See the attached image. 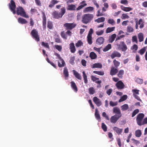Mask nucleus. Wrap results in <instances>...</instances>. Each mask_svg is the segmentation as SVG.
Masks as SVG:
<instances>
[{
    "instance_id": "obj_1",
    "label": "nucleus",
    "mask_w": 147,
    "mask_h": 147,
    "mask_svg": "<svg viewBox=\"0 0 147 147\" xmlns=\"http://www.w3.org/2000/svg\"><path fill=\"white\" fill-rule=\"evenodd\" d=\"M93 18V15L91 14H84L82 17V22L85 24L90 23Z\"/></svg>"
},
{
    "instance_id": "obj_2",
    "label": "nucleus",
    "mask_w": 147,
    "mask_h": 147,
    "mask_svg": "<svg viewBox=\"0 0 147 147\" xmlns=\"http://www.w3.org/2000/svg\"><path fill=\"white\" fill-rule=\"evenodd\" d=\"M61 10L60 13H58L56 11L53 12L52 15L54 18L58 19L62 17L65 13L66 10L65 7H62L61 8Z\"/></svg>"
},
{
    "instance_id": "obj_3",
    "label": "nucleus",
    "mask_w": 147,
    "mask_h": 147,
    "mask_svg": "<svg viewBox=\"0 0 147 147\" xmlns=\"http://www.w3.org/2000/svg\"><path fill=\"white\" fill-rule=\"evenodd\" d=\"M16 13L18 15H20L21 16L26 18H28L29 17L26 14V13L24 9L22 7L19 6L16 8Z\"/></svg>"
},
{
    "instance_id": "obj_4",
    "label": "nucleus",
    "mask_w": 147,
    "mask_h": 147,
    "mask_svg": "<svg viewBox=\"0 0 147 147\" xmlns=\"http://www.w3.org/2000/svg\"><path fill=\"white\" fill-rule=\"evenodd\" d=\"M30 34L32 38L37 42L40 41V37L38 32L36 29H34L31 31Z\"/></svg>"
},
{
    "instance_id": "obj_5",
    "label": "nucleus",
    "mask_w": 147,
    "mask_h": 147,
    "mask_svg": "<svg viewBox=\"0 0 147 147\" xmlns=\"http://www.w3.org/2000/svg\"><path fill=\"white\" fill-rule=\"evenodd\" d=\"M144 117V115L143 113H140L137 116L136 121L138 125L139 126H141L143 118Z\"/></svg>"
},
{
    "instance_id": "obj_6",
    "label": "nucleus",
    "mask_w": 147,
    "mask_h": 147,
    "mask_svg": "<svg viewBox=\"0 0 147 147\" xmlns=\"http://www.w3.org/2000/svg\"><path fill=\"white\" fill-rule=\"evenodd\" d=\"M9 8L11 11L12 12L13 14L16 13L15 9L16 8V5L15 3L13 0H11L10 3H9Z\"/></svg>"
},
{
    "instance_id": "obj_7",
    "label": "nucleus",
    "mask_w": 147,
    "mask_h": 147,
    "mask_svg": "<svg viewBox=\"0 0 147 147\" xmlns=\"http://www.w3.org/2000/svg\"><path fill=\"white\" fill-rule=\"evenodd\" d=\"M76 26L74 23H66L63 24V26L66 30H71L74 28Z\"/></svg>"
},
{
    "instance_id": "obj_8",
    "label": "nucleus",
    "mask_w": 147,
    "mask_h": 147,
    "mask_svg": "<svg viewBox=\"0 0 147 147\" xmlns=\"http://www.w3.org/2000/svg\"><path fill=\"white\" fill-rule=\"evenodd\" d=\"M139 90L137 89H134L132 90L133 93V95L135 98L138 100L142 101V100L138 96L139 94Z\"/></svg>"
},
{
    "instance_id": "obj_9",
    "label": "nucleus",
    "mask_w": 147,
    "mask_h": 147,
    "mask_svg": "<svg viewBox=\"0 0 147 147\" xmlns=\"http://www.w3.org/2000/svg\"><path fill=\"white\" fill-rule=\"evenodd\" d=\"M57 55L59 59V60L61 61V64L60 63L59 61H58V65L59 67H64L65 65V63L63 59L61 58L60 56L59 55L57 54Z\"/></svg>"
},
{
    "instance_id": "obj_10",
    "label": "nucleus",
    "mask_w": 147,
    "mask_h": 147,
    "mask_svg": "<svg viewBox=\"0 0 147 147\" xmlns=\"http://www.w3.org/2000/svg\"><path fill=\"white\" fill-rule=\"evenodd\" d=\"M113 112L114 113H115L117 116H119L120 117H121L122 114L120 110L118 107H114L113 109Z\"/></svg>"
},
{
    "instance_id": "obj_11",
    "label": "nucleus",
    "mask_w": 147,
    "mask_h": 147,
    "mask_svg": "<svg viewBox=\"0 0 147 147\" xmlns=\"http://www.w3.org/2000/svg\"><path fill=\"white\" fill-rule=\"evenodd\" d=\"M42 25L43 28L44 29H45L46 28V21L47 19L45 13L42 11Z\"/></svg>"
},
{
    "instance_id": "obj_12",
    "label": "nucleus",
    "mask_w": 147,
    "mask_h": 147,
    "mask_svg": "<svg viewBox=\"0 0 147 147\" xmlns=\"http://www.w3.org/2000/svg\"><path fill=\"white\" fill-rule=\"evenodd\" d=\"M116 86L118 89H122L124 88L125 85L121 81H118L116 84Z\"/></svg>"
},
{
    "instance_id": "obj_13",
    "label": "nucleus",
    "mask_w": 147,
    "mask_h": 147,
    "mask_svg": "<svg viewBox=\"0 0 147 147\" xmlns=\"http://www.w3.org/2000/svg\"><path fill=\"white\" fill-rule=\"evenodd\" d=\"M120 116H118L116 115H115L111 116L110 119V121L111 123H115L120 118Z\"/></svg>"
},
{
    "instance_id": "obj_14",
    "label": "nucleus",
    "mask_w": 147,
    "mask_h": 147,
    "mask_svg": "<svg viewBox=\"0 0 147 147\" xmlns=\"http://www.w3.org/2000/svg\"><path fill=\"white\" fill-rule=\"evenodd\" d=\"M118 72V70L117 68H116L112 66L111 68L110 74L111 76H113L116 75Z\"/></svg>"
},
{
    "instance_id": "obj_15",
    "label": "nucleus",
    "mask_w": 147,
    "mask_h": 147,
    "mask_svg": "<svg viewBox=\"0 0 147 147\" xmlns=\"http://www.w3.org/2000/svg\"><path fill=\"white\" fill-rule=\"evenodd\" d=\"M93 101L98 107H99L102 105V102L96 96L93 98Z\"/></svg>"
},
{
    "instance_id": "obj_16",
    "label": "nucleus",
    "mask_w": 147,
    "mask_h": 147,
    "mask_svg": "<svg viewBox=\"0 0 147 147\" xmlns=\"http://www.w3.org/2000/svg\"><path fill=\"white\" fill-rule=\"evenodd\" d=\"M111 56V58L113 59L116 57H121V54L118 51H115L112 53Z\"/></svg>"
},
{
    "instance_id": "obj_17",
    "label": "nucleus",
    "mask_w": 147,
    "mask_h": 147,
    "mask_svg": "<svg viewBox=\"0 0 147 147\" xmlns=\"http://www.w3.org/2000/svg\"><path fill=\"white\" fill-rule=\"evenodd\" d=\"M104 41V39L102 37L98 38L96 40V44L99 45H100L103 44Z\"/></svg>"
},
{
    "instance_id": "obj_18",
    "label": "nucleus",
    "mask_w": 147,
    "mask_h": 147,
    "mask_svg": "<svg viewBox=\"0 0 147 147\" xmlns=\"http://www.w3.org/2000/svg\"><path fill=\"white\" fill-rule=\"evenodd\" d=\"M80 5L76 9V10L78 11L81 9L83 7L86 6L87 4L85 3V1H83L80 3Z\"/></svg>"
},
{
    "instance_id": "obj_19",
    "label": "nucleus",
    "mask_w": 147,
    "mask_h": 147,
    "mask_svg": "<svg viewBox=\"0 0 147 147\" xmlns=\"http://www.w3.org/2000/svg\"><path fill=\"white\" fill-rule=\"evenodd\" d=\"M91 78L92 80L94 82H95L96 83H101L102 81L101 80H99V78H96V77L94 76H91Z\"/></svg>"
},
{
    "instance_id": "obj_20",
    "label": "nucleus",
    "mask_w": 147,
    "mask_h": 147,
    "mask_svg": "<svg viewBox=\"0 0 147 147\" xmlns=\"http://www.w3.org/2000/svg\"><path fill=\"white\" fill-rule=\"evenodd\" d=\"M113 129L115 131H116V133L119 135L121 134L123 131L122 129H120L117 127H113Z\"/></svg>"
},
{
    "instance_id": "obj_21",
    "label": "nucleus",
    "mask_w": 147,
    "mask_h": 147,
    "mask_svg": "<svg viewBox=\"0 0 147 147\" xmlns=\"http://www.w3.org/2000/svg\"><path fill=\"white\" fill-rule=\"evenodd\" d=\"M70 83L71 87L75 92H76L78 90V89L76 84L74 81L71 82Z\"/></svg>"
},
{
    "instance_id": "obj_22",
    "label": "nucleus",
    "mask_w": 147,
    "mask_h": 147,
    "mask_svg": "<svg viewBox=\"0 0 147 147\" xmlns=\"http://www.w3.org/2000/svg\"><path fill=\"white\" fill-rule=\"evenodd\" d=\"M76 7L75 5H69L67 8V10L70 11H75L76 10Z\"/></svg>"
},
{
    "instance_id": "obj_23",
    "label": "nucleus",
    "mask_w": 147,
    "mask_h": 147,
    "mask_svg": "<svg viewBox=\"0 0 147 147\" xmlns=\"http://www.w3.org/2000/svg\"><path fill=\"white\" fill-rule=\"evenodd\" d=\"M69 49L71 53H74L75 52L76 49L74 43L72 42L70 44Z\"/></svg>"
},
{
    "instance_id": "obj_24",
    "label": "nucleus",
    "mask_w": 147,
    "mask_h": 147,
    "mask_svg": "<svg viewBox=\"0 0 147 147\" xmlns=\"http://www.w3.org/2000/svg\"><path fill=\"white\" fill-rule=\"evenodd\" d=\"M116 36L115 34H114L110 36L109 38L108 42L109 43H112L115 40Z\"/></svg>"
},
{
    "instance_id": "obj_25",
    "label": "nucleus",
    "mask_w": 147,
    "mask_h": 147,
    "mask_svg": "<svg viewBox=\"0 0 147 147\" xmlns=\"http://www.w3.org/2000/svg\"><path fill=\"white\" fill-rule=\"evenodd\" d=\"M94 8L93 7L89 6L86 7L83 10L84 13H86L91 12L94 10Z\"/></svg>"
},
{
    "instance_id": "obj_26",
    "label": "nucleus",
    "mask_w": 147,
    "mask_h": 147,
    "mask_svg": "<svg viewBox=\"0 0 147 147\" xmlns=\"http://www.w3.org/2000/svg\"><path fill=\"white\" fill-rule=\"evenodd\" d=\"M59 1L56 0H52L50 2L49 7L50 8H52L54 5L59 3Z\"/></svg>"
},
{
    "instance_id": "obj_27",
    "label": "nucleus",
    "mask_w": 147,
    "mask_h": 147,
    "mask_svg": "<svg viewBox=\"0 0 147 147\" xmlns=\"http://www.w3.org/2000/svg\"><path fill=\"white\" fill-rule=\"evenodd\" d=\"M73 71L74 75L76 78L80 80H81L82 79L81 76L79 73L74 70H73Z\"/></svg>"
},
{
    "instance_id": "obj_28",
    "label": "nucleus",
    "mask_w": 147,
    "mask_h": 147,
    "mask_svg": "<svg viewBox=\"0 0 147 147\" xmlns=\"http://www.w3.org/2000/svg\"><path fill=\"white\" fill-rule=\"evenodd\" d=\"M18 22L22 24H26L28 22L25 19L20 17L18 19Z\"/></svg>"
},
{
    "instance_id": "obj_29",
    "label": "nucleus",
    "mask_w": 147,
    "mask_h": 147,
    "mask_svg": "<svg viewBox=\"0 0 147 147\" xmlns=\"http://www.w3.org/2000/svg\"><path fill=\"white\" fill-rule=\"evenodd\" d=\"M63 74L64 75L65 77V79L67 80V78L69 76V74L68 71V69L66 67H65L64 68L63 71Z\"/></svg>"
},
{
    "instance_id": "obj_30",
    "label": "nucleus",
    "mask_w": 147,
    "mask_h": 147,
    "mask_svg": "<svg viewBox=\"0 0 147 147\" xmlns=\"http://www.w3.org/2000/svg\"><path fill=\"white\" fill-rule=\"evenodd\" d=\"M120 7L122 10L126 12L132 10V8L130 7H125L123 5L121 6Z\"/></svg>"
},
{
    "instance_id": "obj_31",
    "label": "nucleus",
    "mask_w": 147,
    "mask_h": 147,
    "mask_svg": "<svg viewBox=\"0 0 147 147\" xmlns=\"http://www.w3.org/2000/svg\"><path fill=\"white\" fill-rule=\"evenodd\" d=\"M102 67V65L101 63H98L94 64L92 65V68H101Z\"/></svg>"
},
{
    "instance_id": "obj_32",
    "label": "nucleus",
    "mask_w": 147,
    "mask_h": 147,
    "mask_svg": "<svg viewBox=\"0 0 147 147\" xmlns=\"http://www.w3.org/2000/svg\"><path fill=\"white\" fill-rule=\"evenodd\" d=\"M121 44V50L123 51H125L127 49V48L126 45L125 44L124 42H122Z\"/></svg>"
},
{
    "instance_id": "obj_33",
    "label": "nucleus",
    "mask_w": 147,
    "mask_h": 147,
    "mask_svg": "<svg viewBox=\"0 0 147 147\" xmlns=\"http://www.w3.org/2000/svg\"><path fill=\"white\" fill-rule=\"evenodd\" d=\"M138 38L140 42L143 41L144 40V34L142 33H140L138 34Z\"/></svg>"
},
{
    "instance_id": "obj_34",
    "label": "nucleus",
    "mask_w": 147,
    "mask_h": 147,
    "mask_svg": "<svg viewBox=\"0 0 147 147\" xmlns=\"http://www.w3.org/2000/svg\"><path fill=\"white\" fill-rule=\"evenodd\" d=\"M89 57L92 59H94L97 58V55L94 52H92L90 53Z\"/></svg>"
},
{
    "instance_id": "obj_35",
    "label": "nucleus",
    "mask_w": 147,
    "mask_h": 147,
    "mask_svg": "<svg viewBox=\"0 0 147 147\" xmlns=\"http://www.w3.org/2000/svg\"><path fill=\"white\" fill-rule=\"evenodd\" d=\"M124 71L123 70L121 69L119 71H118V73L117 74L118 76L120 78H122L123 75L124 74Z\"/></svg>"
},
{
    "instance_id": "obj_36",
    "label": "nucleus",
    "mask_w": 147,
    "mask_h": 147,
    "mask_svg": "<svg viewBox=\"0 0 147 147\" xmlns=\"http://www.w3.org/2000/svg\"><path fill=\"white\" fill-rule=\"evenodd\" d=\"M105 18L104 17H101L100 18H98L97 19L95 20L94 21L98 23L103 22L105 20Z\"/></svg>"
},
{
    "instance_id": "obj_37",
    "label": "nucleus",
    "mask_w": 147,
    "mask_h": 147,
    "mask_svg": "<svg viewBox=\"0 0 147 147\" xmlns=\"http://www.w3.org/2000/svg\"><path fill=\"white\" fill-rule=\"evenodd\" d=\"M121 108L123 111H125L129 109V106L127 104H125L121 106Z\"/></svg>"
},
{
    "instance_id": "obj_38",
    "label": "nucleus",
    "mask_w": 147,
    "mask_h": 147,
    "mask_svg": "<svg viewBox=\"0 0 147 147\" xmlns=\"http://www.w3.org/2000/svg\"><path fill=\"white\" fill-rule=\"evenodd\" d=\"M95 115L96 118L98 120L100 119V115L97 109H96Z\"/></svg>"
},
{
    "instance_id": "obj_39",
    "label": "nucleus",
    "mask_w": 147,
    "mask_h": 147,
    "mask_svg": "<svg viewBox=\"0 0 147 147\" xmlns=\"http://www.w3.org/2000/svg\"><path fill=\"white\" fill-rule=\"evenodd\" d=\"M113 62L115 66L114 67L117 68L120 64V63L117 61L115 59L113 61Z\"/></svg>"
},
{
    "instance_id": "obj_40",
    "label": "nucleus",
    "mask_w": 147,
    "mask_h": 147,
    "mask_svg": "<svg viewBox=\"0 0 147 147\" xmlns=\"http://www.w3.org/2000/svg\"><path fill=\"white\" fill-rule=\"evenodd\" d=\"M47 28L50 29H52L53 28V25L52 22L51 21H48L47 22Z\"/></svg>"
},
{
    "instance_id": "obj_41",
    "label": "nucleus",
    "mask_w": 147,
    "mask_h": 147,
    "mask_svg": "<svg viewBox=\"0 0 147 147\" xmlns=\"http://www.w3.org/2000/svg\"><path fill=\"white\" fill-rule=\"evenodd\" d=\"M83 76L84 78V83L86 84L87 83L88 81L87 79V76L86 74L85 73V71H83L82 72Z\"/></svg>"
},
{
    "instance_id": "obj_42",
    "label": "nucleus",
    "mask_w": 147,
    "mask_h": 147,
    "mask_svg": "<svg viewBox=\"0 0 147 147\" xmlns=\"http://www.w3.org/2000/svg\"><path fill=\"white\" fill-rule=\"evenodd\" d=\"M127 96L126 95H124L121 97L120 99L119 100V102H120L127 99Z\"/></svg>"
},
{
    "instance_id": "obj_43",
    "label": "nucleus",
    "mask_w": 147,
    "mask_h": 147,
    "mask_svg": "<svg viewBox=\"0 0 147 147\" xmlns=\"http://www.w3.org/2000/svg\"><path fill=\"white\" fill-rule=\"evenodd\" d=\"M115 29V27H108L106 30V33H110L114 31Z\"/></svg>"
},
{
    "instance_id": "obj_44",
    "label": "nucleus",
    "mask_w": 147,
    "mask_h": 147,
    "mask_svg": "<svg viewBox=\"0 0 147 147\" xmlns=\"http://www.w3.org/2000/svg\"><path fill=\"white\" fill-rule=\"evenodd\" d=\"M111 48V45L110 44H108L103 49V51H107L110 49Z\"/></svg>"
},
{
    "instance_id": "obj_45",
    "label": "nucleus",
    "mask_w": 147,
    "mask_h": 147,
    "mask_svg": "<svg viewBox=\"0 0 147 147\" xmlns=\"http://www.w3.org/2000/svg\"><path fill=\"white\" fill-rule=\"evenodd\" d=\"M142 135L141 131L140 130H138L135 131V136L136 137H139Z\"/></svg>"
},
{
    "instance_id": "obj_46",
    "label": "nucleus",
    "mask_w": 147,
    "mask_h": 147,
    "mask_svg": "<svg viewBox=\"0 0 147 147\" xmlns=\"http://www.w3.org/2000/svg\"><path fill=\"white\" fill-rule=\"evenodd\" d=\"M87 41L89 45H91L92 43V36L89 35H88L87 36Z\"/></svg>"
},
{
    "instance_id": "obj_47",
    "label": "nucleus",
    "mask_w": 147,
    "mask_h": 147,
    "mask_svg": "<svg viewBox=\"0 0 147 147\" xmlns=\"http://www.w3.org/2000/svg\"><path fill=\"white\" fill-rule=\"evenodd\" d=\"M89 92L90 94L92 95L95 92L94 88L93 87L90 88L88 89Z\"/></svg>"
},
{
    "instance_id": "obj_48",
    "label": "nucleus",
    "mask_w": 147,
    "mask_h": 147,
    "mask_svg": "<svg viewBox=\"0 0 147 147\" xmlns=\"http://www.w3.org/2000/svg\"><path fill=\"white\" fill-rule=\"evenodd\" d=\"M146 51V48L145 47H144L139 50L138 52L140 54V55H142Z\"/></svg>"
},
{
    "instance_id": "obj_49",
    "label": "nucleus",
    "mask_w": 147,
    "mask_h": 147,
    "mask_svg": "<svg viewBox=\"0 0 147 147\" xmlns=\"http://www.w3.org/2000/svg\"><path fill=\"white\" fill-rule=\"evenodd\" d=\"M83 43L81 40H78L77 42L76 43L75 45L77 47H79L82 46Z\"/></svg>"
},
{
    "instance_id": "obj_50",
    "label": "nucleus",
    "mask_w": 147,
    "mask_h": 147,
    "mask_svg": "<svg viewBox=\"0 0 147 147\" xmlns=\"http://www.w3.org/2000/svg\"><path fill=\"white\" fill-rule=\"evenodd\" d=\"M108 22L112 25H113L115 24V21L113 19H109L108 21Z\"/></svg>"
},
{
    "instance_id": "obj_51",
    "label": "nucleus",
    "mask_w": 147,
    "mask_h": 147,
    "mask_svg": "<svg viewBox=\"0 0 147 147\" xmlns=\"http://www.w3.org/2000/svg\"><path fill=\"white\" fill-rule=\"evenodd\" d=\"M61 37L65 39H67V36L65 34L64 31L62 32L61 33Z\"/></svg>"
},
{
    "instance_id": "obj_52",
    "label": "nucleus",
    "mask_w": 147,
    "mask_h": 147,
    "mask_svg": "<svg viewBox=\"0 0 147 147\" xmlns=\"http://www.w3.org/2000/svg\"><path fill=\"white\" fill-rule=\"evenodd\" d=\"M127 31L129 33L132 32L134 31V29L130 26H128L127 27Z\"/></svg>"
},
{
    "instance_id": "obj_53",
    "label": "nucleus",
    "mask_w": 147,
    "mask_h": 147,
    "mask_svg": "<svg viewBox=\"0 0 147 147\" xmlns=\"http://www.w3.org/2000/svg\"><path fill=\"white\" fill-rule=\"evenodd\" d=\"M93 73L94 74H96L100 76L103 75L104 74V72L101 71H93Z\"/></svg>"
},
{
    "instance_id": "obj_54",
    "label": "nucleus",
    "mask_w": 147,
    "mask_h": 147,
    "mask_svg": "<svg viewBox=\"0 0 147 147\" xmlns=\"http://www.w3.org/2000/svg\"><path fill=\"white\" fill-rule=\"evenodd\" d=\"M118 104L117 102H113L112 101H110L109 102V105L111 107H114L117 105Z\"/></svg>"
},
{
    "instance_id": "obj_55",
    "label": "nucleus",
    "mask_w": 147,
    "mask_h": 147,
    "mask_svg": "<svg viewBox=\"0 0 147 147\" xmlns=\"http://www.w3.org/2000/svg\"><path fill=\"white\" fill-rule=\"evenodd\" d=\"M139 112L138 109H137L134 110L132 113V117H134L136 114L138 113Z\"/></svg>"
},
{
    "instance_id": "obj_56",
    "label": "nucleus",
    "mask_w": 147,
    "mask_h": 147,
    "mask_svg": "<svg viewBox=\"0 0 147 147\" xmlns=\"http://www.w3.org/2000/svg\"><path fill=\"white\" fill-rule=\"evenodd\" d=\"M121 18L122 19H125L126 18L128 19L129 16L126 14L123 13L122 14Z\"/></svg>"
},
{
    "instance_id": "obj_57",
    "label": "nucleus",
    "mask_w": 147,
    "mask_h": 147,
    "mask_svg": "<svg viewBox=\"0 0 147 147\" xmlns=\"http://www.w3.org/2000/svg\"><path fill=\"white\" fill-rule=\"evenodd\" d=\"M136 81L139 84H141L143 83V80L138 78L136 79Z\"/></svg>"
},
{
    "instance_id": "obj_58",
    "label": "nucleus",
    "mask_w": 147,
    "mask_h": 147,
    "mask_svg": "<svg viewBox=\"0 0 147 147\" xmlns=\"http://www.w3.org/2000/svg\"><path fill=\"white\" fill-rule=\"evenodd\" d=\"M41 45L45 47L46 48L49 49V46L47 43H45L44 42H42L41 43Z\"/></svg>"
},
{
    "instance_id": "obj_59",
    "label": "nucleus",
    "mask_w": 147,
    "mask_h": 147,
    "mask_svg": "<svg viewBox=\"0 0 147 147\" xmlns=\"http://www.w3.org/2000/svg\"><path fill=\"white\" fill-rule=\"evenodd\" d=\"M101 127L104 131H107V127L104 123H102Z\"/></svg>"
},
{
    "instance_id": "obj_60",
    "label": "nucleus",
    "mask_w": 147,
    "mask_h": 147,
    "mask_svg": "<svg viewBox=\"0 0 147 147\" xmlns=\"http://www.w3.org/2000/svg\"><path fill=\"white\" fill-rule=\"evenodd\" d=\"M75 59V57L74 56L71 57L69 61V63L73 65L74 63V61Z\"/></svg>"
},
{
    "instance_id": "obj_61",
    "label": "nucleus",
    "mask_w": 147,
    "mask_h": 147,
    "mask_svg": "<svg viewBox=\"0 0 147 147\" xmlns=\"http://www.w3.org/2000/svg\"><path fill=\"white\" fill-rule=\"evenodd\" d=\"M132 40L133 42H135L136 43L138 42L137 37L136 36H134L132 37Z\"/></svg>"
},
{
    "instance_id": "obj_62",
    "label": "nucleus",
    "mask_w": 147,
    "mask_h": 147,
    "mask_svg": "<svg viewBox=\"0 0 147 147\" xmlns=\"http://www.w3.org/2000/svg\"><path fill=\"white\" fill-rule=\"evenodd\" d=\"M55 47L57 50L59 51H61L62 49V47L61 46L58 45H55Z\"/></svg>"
},
{
    "instance_id": "obj_63",
    "label": "nucleus",
    "mask_w": 147,
    "mask_h": 147,
    "mask_svg": "<svg viewBox=\"0 0 147 147\" xmlns=\"http://www.w3.org/2000/svg\"><path fill=\"white\" fill-rule=\"evenodd\" d=\"M103 30H101L100 31H97L96 32V34L97 35L99 36L102 35L104 33Z\"/></svg>"
},
{
    "instance_id": "obj_64",
    "label": "nucleus",
    "mask_w": 147,
    "mask_h": 147,
    "mask_svg": "<svg viewBox=\"0 0 147 147\" xmlns=\"http://www.w3.org/2000/svg\"><path fill=\"white\" fill-rule=\"evenodd\" d=\"M55 42L57 43H60L62 42L61 40L59 37L55 38Z\"/></svg>"
}]
</instances>
